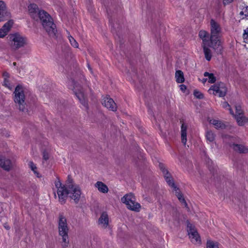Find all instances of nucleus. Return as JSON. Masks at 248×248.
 <instances>
[{
    "mask_svg": "<svg viewBox=\"0 0 248 248\" xmlns=\"http://www.w3.org/2000/svg\"><path fill=\"white\" fill-rule=\"evenodd\" d=\"M240 15H241V16H245V13L244 12V11H243V10H242V11H241V12H240Z\"/></svg>",
    "mask_w": 248,
    "mask_h": 248,
    "instance_id": "obj_43",
    "label": "nucleus"
},
{
    "mask_svg": "<svg viewBox=\"0 0 248 248\" xmlns=\"http://www.w3.org/2000/svg\"><path fill=\"white\" fill-rule=\"evenodd\" d=\"M55 186L57 188L59 202L62 204L65 203L67 196L70 193L68 185L65 186L64 185H62L59 180H58L55 181Z\"/></svg>",
    "mask_w": 248,
    "mask_h": 248,
    "instance_id": "obj_7",
    "label": "nucleus"
},
{
    "mask_svg": "<svg viewBox=\"0 0 248 248\" xmlns=\"http://www.w3.org/2000/svg\"><path fill=\"white\" fill-rule=\"evenodd\" d=\"M11 17V14L6 9L5 2L0 0V22L8 20Z\"/></svg>",
    "mask_w": 248,
    "mask_h": 248,
    "instance_id": "obj_13",
    "label": "nucleus"
},
{
    "mask_svg": "<svg viewBox=\"0 0 248 248\" xmlns=\"http://www.w3.org/2000/svg\"><path fill=\"white\" fill-rule=\"evenodd\" d=\"M43 158L45 160H47L49 158L48 154L46 152H43Z\"/></svg>",
    "mask_w": 248,
    "mask_h": 248,
    "instance_id": "obj_40",
    "label": "nucleus"
},
{
    "mask_svg": "<svg viewBox=\"0 0 248 248\" xmlns=\"http://www.w3.org/2000/svg\"><path fill=\"white\" fill-rule=\"evenodd\" d=\"M234 138L230 136H226L223 138V141L229 145L233 149L240 153H246L248 152V149L242 145L234 144L233 142Z\"/></svg>",
    "mask_w": 248,
    "mask_h": 248,
    "instance_id": "obj_9",
    "label": "nucleus"
},
{
    "mask_svg": "<svg viewBox=\"0 0 248 248\" xmlns=\"http://www.w3.org/2000/svg\"><path fill=\"white\" fill-rule=\"evenodd\" d=\"M88 69L90 70V71L91 72V73H92V69L90 66V65L88 64Z\"/></svg>",
    "mask_w": 248,
    "mask_h": 248,
    "instance_id": "obj_44",
    "label": "nucleus"
},
{
    "mask_svg": "<svg viewBox=\"0 0 248 248\" xmlns=\"http://www.w3.org/2000/svg\"><path fill=\"white\" fill-rule=\"evenodd\" d=\"M221 28L220 24L215 20L212 19L210 21V45L209 46L215 51L221 49L220 35Z\"/></svg>",
    "mask_w": 248,
    "mask_h": 248,
    "instance_id": "obj_1",
    "label": "nucleus"
},
{
    "mask_svg": "<svg viewBox=\"0 0 248 248\" xmlns=\"http://www.w3.org/2000/svg\"><path fill=\"white\" fill-rule=\"evenodd\" d=\"M186 126L183 124L181 125V140L182 142L186 145L187 140H186Z\"/></svg>",
    "mask_w": 248,
    "mask_h": 248,
    "instance_id": "obj_21",
    "label": "nucleus"
},
{
    "mask_svg": "<svg viewBox=\"0 0 248 248\" xmlns=\"http://www.w3.org/2000/svg\"><path fill=\"white\" fill-rule=\"evenodd\" d=\"M205 77H208L207 79L208 80V82L210 83H214L216 81V78L214 76L213 73H209L207 72H204L203 74Z\"/></svg>",
    "mask_w": 248,
    "mask_h": 248,
    "instance_id": "obj_27",
    "label": "nucleus"
},
{
    "mask_svg": "<svg viewBox=\"0 0 248 248\" xmlns=\"http://www.w3.org/2000/svg\"><path fill=\"white\" fill-rule=\"evenodd\" d=\"M6 170H9L12 168V163L9 159H2V163L0 166Z\"/></svg>",
    "mask_w": 248,
    "mask_h": 248,
    "instance_id": "obj_23",
    "label": "nucleus"
},
{
    "mask_svg": "<svg viewBox=\"0 0 248 248\" xmlns=\"http://www.w3.org/2000/svg\"><path fill=\"white\" fill-rule=\"evenodd\" d=\"M233 0H222L224 5H227L232 2Z\"/></svg>",
    "mask_w": 248,
    "mask_h": 248,
    "instance_id": "obj_39",
    "label": "nucleus"
},
{
    "mask_svg": "<svg viewBox=\"0 0 248 248\" xmlns=\"http://www.w3.org/2000/svg\"><path fill=\"white\" fill-rule=\"evenodd\" d=\"M102 104L108 109L113 111H116L117 106L113 100L109 97H105L102 102Z\"/></svg>",
    "mask_w": 248,
    "mask_h": 248,
    "instance_id": "obj_16",
    "label": "nucleus"
},
{
    "mask_svg": "<svg viewBox=\"0 0 248 248\" xmlns=\"http://www.w3.org/2000/svg\"><path fill=\"white\" fill-rule=\"evenodd\" d=\"M206 248H219L218 244L210 240H207Z\"/></svg>",
    "mask_w": 248,
    "mask_h": 248,
    "instance_id": "obj_29",
    "label": "nucleus"
},
{
    "mask_svg": "<svg viewBox=\"0 0 248 248\" xmlns=\"http://www.w3.org/2000/svg\"><path fill=\"white\" fill-rule=\"evenodd\" d=\"M236 120L238 124L239 125H243L245 123L247 122L246 118L244 117L243 115H233Z\"/></svg>",
    "mask_w": 248,
    "mask_h": 248,
    "instance_id": "obj_26",
    "label": "nucleus"
},
{
    "mask_svg": "<svg viewBox=\"0 0 248 248\" xmlns=\"http://www.w3.org/2000/svg\"><path fill=\"white\" fill-rule=\"evenodd\" d=\"M95 186L100 192L103 193H106L108 191V186L102 182H97L95 184Z\"/></svg>",
    "mask_w": 248,
    "mask_h": 248,
    "instance_id": "obj_20",
    "label": "nucleus"
},
{
    "mask_svg": "<svg viewBox=\"0 0 248 248\" xmlns=\"http://www.w3.org/2000/svg\"><path fill=\"white\" fill-rule=\"evenodd\" d=\"M207 46V45L202 46L204 54L206 60L209 61L212 58L211 51Z\"/></svg>",
    "mask_w": 248,
    "mask_h": 248,
    "instance_id": "obj_24",
    "label": "nucleus"
},
{
    "mask_svg": "<svg viewBox=\"0 0 248 248\" xmlns=\"http://www.w3.org/2000/svg\"><path fill=\"white\" fill-rule=\"evenodd\" d=\"M54 196L56 197V195L55 194V193H54Z\"/></svg>",
    "mask_w": 248,
    "mask_h": 248,
    "instance_id": "obj_47",
    "label": "nucleus"
},
{
    "mask_svg": "<svg viewBox=\"0 0 248 248\" xmlns=\"http://www.w3.org/2000/svg\"><path fill=\"white\" fill-rule=\"evenodd\" d=\"M68 189L70 190V197L77 203L79 201L81 193L79 186L77 185L70 184L68 185Z\"/></svg>",
    "mask_w": 248,
    "mask_h": 248,
    "instance_id": "obj_11",
    "label": "nucleus"
},
{
    "mask_svg": "<svg viewBox=\"0 0 248 248\" xmlns=\"http://www.w3.org/2000/svg\"><path fill=\"white\" fill-rule=\"evenodd\" d=\"M59 235L62 237L61 246L63 248L68 247L69 243L68 237L69 227L66 217L63 213L59 215L58 218Z\"/></svg>",
    "mask_w": 248,
    "mask_h": 248,
    "instance_id": "obj_2",
    "label": "nucleus"
},
{
    "mask_svg": "<svg viewBox=\"0 0 248 248\" xmlns=\"http://www.w3.org/2000/svg\"><path fill=\"white\" fill-rule=\"evenodd\" d=\"M209 123L212 124L217 129H223L226 127L225 124L221 121L217 119H211Z\"/></svg>",
    "mask_w": 248,
    "mask_h": 248,
    "instance_id": "obj_18",
    "label": "nucleus"
},
{
    "mask_svg": "<svg viewBox=\"0 0 248 248\" xmlns=\"http://www.w3.org/2000/svg\"><path fill=\"white\" fill-rule=\"evenodd\" d=\"M7 32L2 28L0 29V38H3L6 36Z\"/></svg>",
    "mask_w": 248,
    "mask_h": 248,
    "instance_id": "obj_37",
    "label": "nucleus"
},
{
    "mask_svg": "<svg viewBox=\"0 0 248 248\" xmlns=\"http://www.w3.org/2000/svg\"><path fill=\"white\" fill-rule=\"evenodd\" d=\"M243 38L244 42L248 44V27L246 29L244 30Z\"/></svg>",
    "mask_w": 248,
    "mask_h": 248,
    "instance_id": "obj_34",
    "label": "nucleus"
},
{
    "mask_svg": "<svg viewBox=\"0 0 248 248\" xmlns=\"http://www.w3.org/2000/svg\"><path fill=\"white\" fill-rule=\"evenodd\" d=\"M13 65H14V66H16V62H14V63H13Z\"/></svg>",
    "mask_w": 248,
    "mask_h": 248,
    "instance_id": "obj_46",
    "label": "nucleus"
},
{
    "mask_svg": "<svg viewBox=\"0 0 248 248\" xmlns=\"http://www.w3.org/2000/svg\"><path fill=\"white\" fill-rule=\"evenodd\" d=\"M206 139L210 142H212L215 140L216 135L212 131L208 130L206 132Z\"/></svg>",
    "mask_w": 248,
    "mask_h": 248,
    "instance_id": "obj_25",
    "label": "nucleus"
},
{
    "mask_svg": "<svg viewBox=\"0 0 248 248\" xmlns=\"http://www.w3.org/2000/svg\"><path fill=\"white\" fill-rule=\"evenodd\" d=\"M194 95L196 98L199 99H202L203 98V94L198 91H194Z\"/></svg>",
    "mask_w": 248,
    "mask_h": 248,
    "instance_id": "obj_35",
    "label": "nucleus"
},
{
    "mask_svg": "<svg viewBox=\"0 0 248 248\" xmlns=\"http://www.w3.org/2000/svg\"><path fill=\"white\" fill-rule=\"evenodd\" d=\"M14 94V101L16 104H18L19 109L22 111H25L26 110L25 103V95L22 86L17 85L16 87Z\"/></svg>",
    "mask_w": 248,
    "mask_h": 248,
    "instance_id": "obj_6",
    "label": "nucleus"
},
{
    "mask_svg": "<svg viewBox=\"0 0 248 248\" xmlns=\"http://www.w3.org/2000/svg\"><path fill=\"white\" fill-rule=\"evenodd\" d=\"M222 107L224 108H227L229 110L230 113L232 115H234L233 111L231 109L230 105L227 102H223L221 104Z\"/></svg>",
    "mask_w": 248,
    "mask_h": 248,
    "instance_id": "obj_33",
    "label": "nucleus"
},
{
    "mask_svg": "<svg viewBox=\"0 0 248 248\" xmlns=\"http://www.w3.org/2000/svg\"><path fill=\"white\" fill-rule=\"evenodd\" d=\"M159 167L164 175V177L166 181L168 184V185L170 186H171L172 188H173V189L174 191H175V195L177 197V198L179 199V200L180 201V202L185 207H187V204L186 201L183 198L182 194L180 192L178 188L175 186V185L173 182V180L170 174L168 172V170L167 169H166V168H165V167L163 166V164H160Z\"/></svg>",
    "mask_w": 248,
    "mask_h": 248,
    "instance_id": "obj_4",
    "label": "nucleus"
},
{
    "mask_svg": "<svg viewBox=\"0 0 248 248\" xmlns=\"http://www.w3.org/2000/svg\"><path fill=\"white\" fill-rule=\"evenodd\" d=\"M180 88L181 90L185 91L186 90V86L184 85H181Z\"/></svg>",
    "mask_w": 248,
    "mask_h": 248,
    "instance_id": "obj_42",
    "label": "nucleus"
},
{
    "mask_svg": "<svg viewBox=\"0 0 248 248\" xmlns=\"http://www.w3.org/2000/svg\"><path fill=\"white\" fill-rule=\"evenodd\" d=\"M207 78H203V79H202V82H203V83H205V82L207 81Z\"/></svg>",
    "mask_w": 248,
    "mask_h": 248,
    "instance_id": "obj_45",
    "label": "nucleus"
},
{
    "mask_svg": "<svg viewBox=\"0 0 248 248\" xmlns=\"http://www.w3.org/2000/svg\"><path fill=\"white\" fill-rule=\"evenodd\" d=\"M9 44L12 49L16 50L24 46L27 44V39L18 33L8 35Z\"/></svg>",
    "mask_w": 248,
    "mask_h": 248,
    "instance_id": "obj_5",
    "label": "nucleus"
},
{
    "mask_svg": "<svg viewBox=\"0 0 248 248\" xmlns=\"http://www.w3.org/2000/svg\"><path fill=\"white\" fill-rule=\"evenodd\" d=\"M38 15L42 26L49 35L56 37L57 31L50 15L44 10L40 11Z\"/></svg>",
    "mask_w": 248,
    "mask_h": 248,
    "instance_id": "obj_3",
    "label": "nucleus"
},
{
    "mask_svg": "<svg viewBox=\"0 0 248 248\" xmlns=\"http://www.w3.org/2000/svg\"><path fill=\"white\" fill-rule=\"evenodd\" d=\"M243 10L245 14V17H248V6L244 7Z\"/></svg>",
    "mask_w": 248,
    "mask_h": 248,
    "instance_id": "obj_38",
    "label": "nucleus"
},
{
    "mask_svg": "<svg viewBox=\"0 0 248 248\" xmlns=\"http://www.w3.org/2000/svg\"><path fill=\"white\" fill-rule=\"evenodd\" d=\"M76 87H74L73 91L77 97L78 98L81 104L86 108H88V103L86 97L81 89L78 90Z\"/></svg>",
    "mask_w": 248,
    "mask_h": 248,
    "instance_id": "obj_15",
    "label": "nucleus"
},
{
    "mask_svg": "<svg viewBox=\"0 0 248 248\" xmlns=\"http://www.w3.org/2000/svg\"><path fill=\"white\" fill-rule=\"evenodd\" d=\"M236 114L234 115H243L241 107L240 106H236L235 107Z\"/></svg>",
    "mask_w": 248,
    "mask_h": 248,
    "instance_id": "obj_36",
    "label": "nucleus"
},
{
    "mask_svg": "<svg viewBox=\"0 0 248 248\" xmlns=\"http://www.w3.org/2000/svg\"><path fill=\"white\" fill-rule=\"evenodd\" d=\"M3 85L5 87L7 88L9 90H12L13 88V85H12L9 80V74L5 72L3 74Z\"/></svg>",
    "mask_w": 248,
    "mask_h": 248,
    "instance_id": "obj_19",
    "label": "nucleus"
},
{
    "mask_svg": "<svg viewBox=\"0 0 248 248\" xmlns=\"http://www.w3.org/2000/svg\"><path fill=\"white\" fill-rule=\"evenodd\" d=\"M69 40L71 45L75 48H78V44L77 41L71 36H69Z\"/></svg>",
    "mask_w": 248,
    "mask_h": 248,
    "instance_id": "obj_32",
    "label": "nucleus"
},
{
    "mask_svg": "<svg viewBox=\"0 0 248 248\" xmlns=\"http://www.w3.org/2000/svg\"><path fill=\"white\" fill-rule=\"evenodd\" d=\"M199 36L202 40V46L210 45V36L208 32L204 30H201L199 32Z\"/></svg>",
    "mask_w": 248,
    "mask_h": 248,
    "instance_id": "obj_17",
    "label": "nucleus"
},
{
    "mask_svg": "<svg viewBox=\"0 0 248 248\" xmlns=\"http://www.w3.org/2000/svg\"><path fill=\"white\" fill-rule=\"evenodd\" d=\"M121 201L126 205L129 209L136 212L140 211V205L136 202L135 197L133 194H126L122 198Z\"/></svg>",
    "mask_w": 248,
    "mask_h": 248,
    "instance_id": "obj_8",
    "label": "nucleus"
},
{
    "mask_svg": "<svg viewBox=\"0 0 248 248\" xmlns=\"http://www.w3.org/2000/svg\"><path fill=\"white\" fill-rule=\"evenodd\" d=\"M176 81L177 83H182L185 80L184 74L181 70H177L175 73Z\"/></svg>",
    "mask_w": 248,
    "mask_h": 248,
    "instance_id": "obj_22",
    "label": "nucleus"
},
{
    "mask_svg": "<svg viewBox=\"0 0 248 248\" xmlns=\"http://www.w3.org/2000/svg\"><path fill=\"white\" fill-rule=\"evenodd\" d=\"M210 93L218 95L219 97L224 96L227 92V88L224 83L220 82L212 85L208 90Z\"/></svg>",
    "mask_w": 248,
    "mask_h": 248,
    "instance_id": "obj_10",
    "label": "nucleus"
},
{
    "mask_svg": "<svg viewBox=\"0 0 248 248\" xmlns=\"http://www.w3.org/2000/svg\"><path fill=\"white\" fill-rule=\"evenodd\" d=\"M187 232L189 237L193 244H201V238L197 231L190 223L187 224Z\"/></svg>",
    "mask_w": 248,
    "mask_h": 248,
    "instance_id": "obj_12",
    "label": "nucleus"
},
{
    "mask_svg": "<svg viewBox=\"0 0 248 248\" xmlns=\"http://www.w3.org/2000/svg\"><path fill=\"white\" fill-rule=\"evenodd\" d=\"M29 11L30 13H36L38 10V6L36 4H31L28 6Z\"/></svg>",
    "mask_w": 248,
    "mask_h": 248,
    "instance_id": "obj_30",
    "label": "nucleus"
},
{
    "mask_svg": "<svg viewBox=\"0 0 248 248\" xmlns=\"http://www.w3.org/2000/svg\"><path fill=\"white\" fill-rule=\"evenodd\" d=\"M109 219L108 213L106 212H102L98 219L99 225L103 229H106L109 227Z\"/></svg>",
    "mask_w": 248,
    "mask_h": 248,
    "instance_id": "obj_14",
    "label": "nucleus"
},
{
    "mask_svg": "<svg viewBox=\"0 0 248 248\" xmlns=\"http://www.w3.org/2000/svg\"><path fill=\"white\" fill-rule=\"evenodd\" d=\"M29 165L31 170L34 172V173L36 175L37 177H40L39 173L37 171V168L35 165L32 162H30L29 163Z\"/></svg>",
    "mask_w": 248,
    "mask_h": 248,
    "instance_id": "obj_31",
    "label": "nucleus"
},
{
    "mask_svg": "<svg viewBox=\"0 0 248 248\" xmlns=\"http://www.w3.org/2000/svg\"><path fill=\"white\" fill-rule=\"evenodd\" d=\"M13 23L14 22L12 20H9L4 24L2 28L4 29V30L8 33L12 28Z\"/></svg>",
    "mask_w": 248,
    "mask_h": 248,
    "instance_id": "obj_28",
    "label": "nucleus"
},
{
    "mask_svg": "<svg viewBox=\"0 0 248 248\" xmlns=\"http://www.w3.org/2000/svg\"><path fill=\"white\" fill-rule=\"evenodd\" d=\"M3 227L7 230H9L10 229V227L7 223H5L3 224Z\"/></svg>",
    "mask_w": 248,
    "mask_h": 248,
    "instance_id": "obj_41",
    "label": "nucleus"
}]
</instances>
